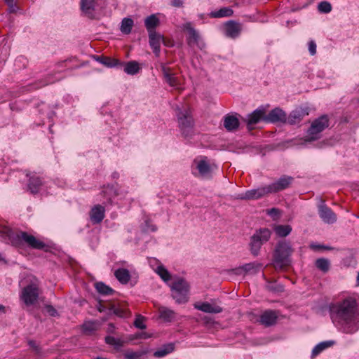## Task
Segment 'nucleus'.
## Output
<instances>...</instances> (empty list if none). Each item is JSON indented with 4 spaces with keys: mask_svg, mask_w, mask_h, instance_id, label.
<instances>
[{
    "mask_svg": "<svg viewBox=\"0 0 359 359\" xmlns=\"http://www.w3.org/2000/svg\"><path fill=\"white\" fill-rule=\"evenodd\" d=\"M114 276L122 284L128 283L131 277L129 271H114Z\"/></svg>",
    "mask_w": 359,
    "mask_h": 359,
    "instance_id": "nucleus-38",
    "label": "nucleus"
},
{
    "mask_svg": "<svg viewBox=\"0 0 359 359\" xmlns=\"http://www.w3.org/2000/svg\"><path fill=\"white\" fill-rule=\"evenodd\" d=\"M264 109L261 108L257 109L252 113L248 114L245 121L249 129H251V126L257 123L262 119L264 120Z\"/></svg>",
    "mask_w": 359,
    "mask_h": 359,
    "instance_id": "nucleus-21",
    "label": "nucleus"
},
{
    "mask_svg": "<svg viewBox=\"0 0 359 359\" xmlns=\"http://www.w3.org/2000/svg\"><path fill=\"white\" fill-rule=\"evenodd\" d=\"M6 4L11 6V7H13V3L14 1V0H5Z\"/></svg>",
    "mask_w": 359,
    "mask_h": 359,
    "instance_id": "nucleus-59",
    "label": "nucleus"
},
{
    "mask_svg": "<svg viewBox=\"0 0 359 359\" xmlns=\"http://www.w3.org/2000/svg\"><path fill=\"white\" fill-rule=\"evenodd\" d=\"M4 258L2 257V255L0 253V261H4Z\"/></svg>",
    "mask_w": 359,
    "mask_h": 359,
    "instance_id": "nucleus-62",
    "label": "nucleus"
},
{
    "mask_svg": "<svg viewBox=\"0 0 359 359\" xmlns=\"http://www.w3.org/2000/svg\"><path fill=\"white\" fill-rule=\"evenodd\" d=\"M95 287L97 292L102 295H111L115 292L111 287L102 282L96 283Z\"/></svg>",
    "mask_w": 359,
    "mask_h": 359,
    "instance_id": "nucleus-32",
    "label": "nucleus"
},
{
    "mask_svg": "<svg viewBox=\"0 0 359 359\" xmlns=\"http://www.w3.org/2000/svg\"><path fill=\"white\" fill-rule=\"evenodd\" d=\"M105 216V208L101 205H95L90 213V217L93 224L100 223Z\"/></svg>",
    "mask_w": 359,
    "mask_h": 359,
    "instance_id": "nucleus-18",
    "label": "nucleus"
},
{
    "mask_svg": "<svg viewBox=\"0 0 359 359\" xmlns=\"http://www.w3.org/2000/svg\"><path fill=\"white\" fill-rule=\"evenodd\" d=\"M149 352L148 349H142L137 351L127 350L123 353L124 359H143Z\"/></svg>",
    "mask_w": 359,
    "mask_h": 359,
    "instance_id": "nucleus-27",
    "label": "nucleus"
},
{
    "mask_svg": "<svg viewBox=\"0 0 359 359\" xmlns=\"http://www.w3.org/2000/svg\"><path fill=\"white\" fill-rule=\"evenodd\" d=\"M159 317L165 321L170 322L175 318V313L165 306H161L158 309Z\"/></svg>",
    "mask_w": 359,
    "mask_h": 359,
    "instance_id": "nucleus-30",
    "label": "nucleus"
},
{
    "mask_svg": "<svg viewBox=\"0 0 359 359\" xmlns=\"http://www.w3.org/2000/svg\"><path fill=\"white\" fill-rule=\"evenodd\" d=\"M4 306L3 305L0 304V311H4Z\"/></svg>",
    "mask_w": 359,
    "mask_h": 359,
    "instance_id": "nucleus-61",
    "label": "nucleus"
},
{
    "mask_svg": "<svg viewBox=\"0 0 359 359\" xmlns=\"http://www.w3.org/2000/svg\"><path fill=\"white\" fill-rule=\"evenodd\" d=\"M149 45L153 49V52L156 56L158 57L160 54V46L161 43L163 41V37L157 34L156 32H150L149 33Z\"/></svg>",
    "mask_w": 359,
    "mask_h": 359,
    "instance_id": "nucleus-17",
    "label": "nucleus"
},
{
    "mask_svg": "<svg viewBox=\"0 0 359 359\" xmlns=\"http://www.w3.org/2000/svg\"><path fill=\"white\" fill-rule=\"evenodd\" d=\"M227 272L229 273V274L231 275H235V276H242L243 278L250 273V272H251L252 271H239V270H237V271H226ZM253 272L255 271H252Z\"/></svg>",
    "mask_w": 359,
    "mask_h": 359,
    "instance_id": "nucleus-49",
    "label": "nucleus"
},
{
    "mask_svg": "<svg viewBox=\"0 0 359 359\" xmlns=\"http://www.w3.org/2000/svg\"><path fill=\"white\" fill-rule=\"evenodd\" d=\"M47 312L51 316H55L57 315V311L56 309L52 306H48L46 307Z\"/></svg>",
    "mask_w": 359,
    "mask_h": 359,
    "instance_id": "nucleus-52",
    "label": "nucleus"
},
{
    "mask_svg": "<svg viewBox=\"0 0 359 359\" xmlns=\"http://www.w3.org/2000/svg\"><path fill=\"white\" fill-rule=\"evenodd\" d=\"M194 307L199 311L209 313H219L223 311L221 306L215 304H210L209 302L196 304H195Z\"/></svg>",
    "mask_w": 359,
    "mask_h": 359,
    "instance_id": "nucleus-20",
    "label": "nucleus"
},
{
    "mask_svg": "<svg viewBox=\"0 0 359 359\" xmlns=\"http://www.w3.org/2000/svg\"><path fill=\"white\" fill-rule=\"evenodd\" d=\"M134 22L133 19L130 18H125L122 20L121 24V32L125 34H129L131 32L132 28L133 27Z\"/></svg>",
    "mask_w": 359,
    "mask_h": 359,
    "instance_id": "nucleus-36",
    "label": "nucleus"
},
{
    "mask_svg": "<svg viewBox=\"0 0 359 359\" xmlns=\"http://www.w3.org/2000/svg\"><path fill=\"white\" fill-rule=\"evenodd\" d=\"M334 344V341H325L317 344L312 350L311 357L314 358L318 355L325 348L332 346Z\"/></svg>",
    "mask_w": 359,
    "mask_h": 359,
    "instance_id": "nucleus-33",
    "label": "nucleus"
},
{
    "mask_svg": "<svg viewBox=\"0 0 359 359\" xmlns=\"http://www.w3.org/2000/svg\"><path fill=\"white\" fill-rule=\"evenodd\" d=\"M172 297L177 304L188 302L189 285L183 278H177L171 285Z\"/></svg>",
    "mask_w": 359,
    "mask_h": 359,
    "instance_id": "nucleus-8",
    "label": "nucleus"
},
{
    "mask_svg": "<svg viewBox=\"0 0 359 359\" xmlns=\"http://www.w3.org/2000/svg\"><path fill=\"white\" fill-rule=\"evenodd\" d=\"M109 309L112 311L116 316L121 318H128L130 313L128 309L121 306H116L115 304H111Z\"/></svg>",
    "mask_w": 359,
    "mask_h": 359,
    "instance_id": "nucleus-31",
    "label": "nucleus"
},
{
    "mask_svg": "<svg viewBox=\"0 0 359 359\" xmlns=\"http://www.w3.org/2000/svg\"><path fill=\"white\" fill-rule=\"evenodd\" d=\"M271 235L272 231L267 228L255 230L249 242V250L253 256L257 257L259 255L262 245L271 239Z\"/></svg>",
    "mask_w": 359,
    "mask_h": 359,
    "instance_id": "nucleus-5",
    "label": "nucleus"
},
{
    "mask_svg": "<svg viewBox=\"0 0 359 359\" xmlns=\"http://www.w3.org/2000/svg\"><path fill=\"white\" fill-rule=\"evenodd\" d=\"M144 24L149 33L155 32L154 28L159 24V20L155 15H151L144 20Z\"/></svg>",
    "mask_w": 359,
    "mask_h": 359,
    "instance_id": "nucleus-34",
    "label": "nucleus"
},
{
    "mask_svg": "<svg viewBox=\"0 0 359 359\" xmlns=\"http://www.w3.org/2000/svg\"><path fill=\"white\" fill-rule=\"evenodd\" d=\"M329 126V119L323 115L313 121L307 131L306 141H314L320 138V133Z\"/></svg>",
    "mask_w": 359,
    "mask_h": 359,
    "instance_id": "nucleus-9",
    "label": "nucleus"
},
{
    "mask_svg": "<svg viewBox=\"0 0 359 359\" xmlns=\"http://www.w3.org/2000/svg\"><path fill=\"white\" fill-rule=\"evenodd\" d=\"M108 189H109L107 188L105 191H104V193L107 192Z\"/></svg>",
    "mask_w": 359,
    "mask_h": 359,
    "instance_id": "nucleus-63",
    "label": "nucleus"
},
{
    "mask_svg": "<svg viewBox=\"0 0 359 359\" xmlns=\"http://www.w3.org/2000/svg\"><path fill=\"white\" fill-rule=\"evenodd\" d=\"M95 0H81V9L83 13L90 15H92L95 11Z\"/></svg>",
    "mask_w": 359,
    "mask_h": 359,
    "instance_id": "nucleus-29",
    "label": "nucleus"
},
{
    "mask_svg": "<svg viewBox=\"0 0 359 359\" xmlns=\"http://www.w3.org/2000/svg\"><path fill=\"white\" fill-rule=\"evenodd\" d=\"M233 10L231 8L224 7L218 11L212 12L210 16L215 18L229 17L233 15Z\"/></svg>",
    "mask_w": 359,
    "mask_h": 359,
    "instance_id": "nucleus-37",
    "label": "nucleus"
},
{
    "mask_svg": "<svg viewBox=\"0 0 359 359\" xmlns=\"http://www.w3.org/2000/svg\"><path fill=\"white\" fill-rule=\"evenodd\" d=\"M156 273L161 278V279L168 284V282L171 280L172 276L168 271H155Z\"/></svg>",
    "mask_w": 359,
    "mask_h": 359,
    "instance_id": "nucleus-45",
    "label": "nucleus"
},
{
    "mask_svg": "<svg viewBox=\"0 0 359 359\" xmlns=\"http://www.w3.org/2000/svg\"><path fill=\"white\" fill-rule=\"evenodd\" d=\"M333 323L343 332L353 334L359 330V304L349 297L330 306Z\"/></svg>",
    "mask_w": 359,
    "mask_h": 359,
    "instance_id": "nucleus-1",
    "label": "nucleus"
},
{
    "mask_svg": "<svg viewBox=\"0 0 359 359\" xmlns=\"http://www.w3.org/2000/svg\"><path fill=\"white\" fill-rule=\"evenodd\" d=\"M293 178L290 176L284 175L278 180L267 185L270 194L276 193L287 189L292 183Z\"/></svg>",
    "mask_w": 359,
    "mask_h": 359,
    "instance_id": "nucleus-12",
    "label": "nucleus"
},
{
    "mask_svg": "<svg viewBox=\"0 0 359 359\" xmlns=\"http://www.w3.org/2000/svg\"><path fill=\"white\" fill-rule=\"evenodd\" d=\"M83 330L86 332H92L96 330V323L95 322H87L83 325Z\"/></svg>",
    "mask_w": 359,
    "mask_h": 359,
    "instance_id": "nucleus-47",
    "label": "nucleus"
},
{
    "mask_svg": "<svg viewBox=\"0 0 359 359\" xmlns=\"http://www.w3.org/2000/svg\"><path fill=\"white\" fill-rule=\"evenodd\" d=\"M172 4L175 6L180 7L182 5V0H172Z\"/></svg>",
    "mask_w": 359,
    "mask_h": 359,
    "instance_id": "nucleus-57",
    "label": "nucleus"
},
{
    "mask_svg": "<svg viewBox=\"0 0 359 359\" xmlns=\"http://www.w3.org/2000/svg\"><path fill=\"white\" fill-rule=\"evenodd\" d=\"M309 114L308 107H297L289 114L287 122L291 125L299 123L305 116Z\"/></svg>",
    "mask_w": 359,
    "mask_h": 359,
    "instance_id": "nucleus-14",
    "label": "nucleus"
},
{
    "mask_svg": "<svg viewBox=\"0 0 359 359\" xmlns=\"http://www.w3.org/2000/svg\"><path fill=\"white\" fill-rule=\"evenodd\" d=\"M25 281L29 283L23 288L21 299L27 306L33 305L39 295V280L34 277H29Z\"/></svg>",
    "mask_w": 359,
    "mask_h": 359,
    "instance_id": "nucleus-6",
    "label": "nucleus"
},
{
    "mask_svg": "<svg viewBox=\"0 0 359 359\" xmlns=\"http://www.w3.org/2000/svg\"><path fill=\"white\" fill-rule=\"evenodd\" d=\"M149 265L151 269H165L163 264H161L157 259L151 257L148 259Z\"/></svg>",
    "mask_w": 359,
    "mask_h": 359,
    "instance_id": "nucleus-40",
    "label": "nucleus"
},
{
    "mask_svg": "<svg viewBox=\"0 0 359 359\" xmlns=\"http://www.w3.org/2000/svg\"><path fill=\"white\" fill-rule=\"evenodd\" d=\"M176 110L178 124L182 134L185 137H189L192 135L194 126L191 111L189 109L182 110L179 107Z\"/></svg>",
    "mask_w": 359,
    "mask_h": 359,
    "instance_id": "nucleus-7",
    "label": "nucleus"
},
{
    "mask_svg": "<svg viewBox=\"0 0 359 359\" xmlns=\"http://www.w3.org/2000/svg\"><path fill=\"white\" fill-rule=\"evenodd\" d=\"M161 71L163 72V77L165 82L171 87L182 90L183 88L181 87V83L179 79L172 72L170 67H167L165 65H161Z\"/></svg>",
    "mask_w": 359,
    "mask_h": 359,
    "instance_id": "nucleus-11",
    "label": "nucleus"
},
{
    "mask_svg": "<svg viewBox=\"0 0 359 359\" xmlns=\"http://www.w3.org/2000/svg\"><path fill=\"white\" fill-rule=\"evenodd\" d=\"M184 29L189 32L188 43L189 46L198 45L200 36L198 33L191 27V23L184 25Z\"/></svg>",
    "mask_w": 359,
    "mask_h": 359,
    "instance_id": "nucleus-24",
    "label": "nucleus"
},
{
    "mask_svg": "<svg viewBox=\"0 0 359 359\" xmlns=\"http://www.w3.org/2000/svg\"><path fill=\"white\" fill-rule=\"evenodd\" d=\"M105 341L107 344L115 346H122V341L121 339L115 338L111 336H107L105 337Z\"/></svg>",
    "mask_w": 359,
    "mask_h": 359,
    "instance_id": "nucleus-44",
    "label": "nucleus"
},
{
    "mask_svg": "<svg viewBox=\"0 0 359 359\" xmlns=\"http://www.w3.org/2000/svg\"><path fill=\"white\" fill-rule=\"evenodd\" d=\"M287 119L286 114L280 108L272 109L265 117L264 121L270 123L283 122Z\"/></svg>",
    "mask_w": 359,
    "mask_h": 359,
    "instance_id": "nucleus-16",
    "label": "nucleus"
},
{
    "mask_svg": "<svg viewBox=\"0 0 359 359\" xmlns=\"http://www.w3.org/2000/svg\"><path fill=\"white\" fill-rule=\"evenodd\" d=\"M273 231L276 233L277 236L280 237H286L288 236L292 231V227L290 225H276L273 227Z\"/></svg>",
    "mask_w": 359,
    "mask_h": 359,
    "instance_id": "nucleus-35",
    "label": "nucleus"
},
{
    "mask_svg": "<svg viewBox=\"0 0 359 359\" xmlns=\"http://www.w3.org/2000/svg\"><path fill=\"white\" fill-rule=\"evenodd\" d=\"M293 249L290 242L287 241H278L273 252V262L281 268L289 266L291 264V255Z\"/></svg>",
    "mask_w": 359,
    "mask_h": 359,
    "instance_id": "nucleus-2",
    "label": "nucleus"
},
{
    "mask_svg": "<svg viewBox=\"0 0 359 359\" xmlns=\"http://www.w3.org/2000/svg\"><path fill=\"white\" fill-rule=\"evenodd\" d=\"M175 350V344L173 343H168L162 345L157 349L153 354L155 358H163L168 354L172 353Z\"/></svg>",
    "mask_w": 359,
    "mask_h": 359,
    "instance_id": "nucleus-25",
    "label": "nucleus"
},
{
    "mask_svg": "<svg viewBox=\"0 0 359 359\" xmlns=\"http://www.w3.org/2000/svg\"><path fill=\"white\" fill-rule=\"evenodd\" d=\"M318 9L320 13H328L332 10V6L327 1H321L318 4Z\"/></svg>",
    "mask_w": 359,
    "mask_h": 359,
    "instance_id": "nucleus-41",
    "label": "nucleus"
},
{
    "mask_svg": "<svg viewBox=\"0 0 359 359\" xmlns=\"http://www.w3.org/2000/svg\"><path fill=\"white\" fill-rule=\"evenodd\" d=\"M16 10V6L13 4V7L9 6V11L11 13L15 12Z\"/></svg>",
    "mask_w": 359,
    "mask_h": 359,
    "instance_id": "nucleus-60",
    "label": "nucleus"
},
{
    "mask_svg": "<svg viewBox=\"0 0 359 359\" xmlns=\"http://www.w3.org/2000/svg\"><path fill=\"white\" fill-rule=\"evenodd\" d=\"M318 214L320 219L326 224H334L337 221L336 214L324 202L318 205Z\"/></svg>",
    "mask_w": 359,
    "mask_h": 359,
    "instance_id": "nucleus-13",
    "label": "nucleus"
},
{
    "mask_svg": "<svg viewBox=\"0 0 359 359\" xmlns=\"http://www.w3.org/2000/svg\"><path fill=\"white\" fill-rule=\"evenodd\" d=\"M144 317L137 316L134 325L139 329L144 330L146 328V325L144 324Z\"/></svg>",
    "mask_w": 359,
    "mask_h": 359,
    "instance_id": "nucleus-48",
    "label": "nucleus"
},
{
    "mask_svg": "<svg viewBox=\"0 0 359 359\" xmlns=\"http://www.w3.org/2000/svg\"><path fill=\"white\" fill-rule=\"evenodd\" d=\"M129 265L126 262H121V266H116L115 269H126V268Z\"/></svg>",
    "mask_w": 359,
    "mask_h": 359,
    "instance_id": "nucleus-56",
    "label": "nucleus"
},
{
    "mask_svg": "<svg viewBox=\"0 0 359 359\" xmlns=\"http://www.w3.org/2000/svg\"><path fill=\"white\" fill-rule=\"evenodd\" d=\"M114 325L112 323H109L107 327V332L112 333L114 330Z\"/></svg>",
    "mask_w": 359,
    "mask_h": 359,
    "instance_id": "nucleus-58",
    "label": "nucleus"
},
{
    "mask_svg": "<svg viewBox=\"0 0 359 359\" xmlns=\"http://www.w3.org/2000/svg\"><path fill=\"white\" fill-rule=\"evenodd\" d=\"M270 194L268 186H264L246 191L237 195L236 198L241 200H257Z\"/></svg>",
    "mask_w": 359,
    "mask_h": 359,
    "instance_id": "nucleus-10",
    "label": "nucleus"
},
{
    "mask_svg": "<svg viewBox=\"0 0 359 359\" xmlns=\"http://www.w3.org/2000/svg\"><path fill=\"white\" fill-rule=\"evenodd\" d=\"M266 288L273 292H281L283 291V287L281 285L276 284V281H267Z\"/></svg>",
    "mask_w": 359,
    "mask_h": 359,
    "instance_id": "nucleus-39",
    "label": "nucleus"
},
{
    "mask_svg": "<svg viewBox=\"0 0 359 359\" xmlns=\"http://www.w3.org/2000/svg\"><path fill=\"white\" fill-rule=\"evenodd\" d=\"M268 215L271 216H276L279 213V210L276 208H271L267 210Z\"/></svg>",
    "mask_w": 359,
    "mask_h": 359,
    "instance_id": "nucleus-55",
    "label": "nucleus"
},
{
    "mask_svg": "<svg viewBox=\"0 0 359 359\" xmlns=\"http://www.w3.org/2000/svg\"><path fill=\"white\" fill-rule=\"evenodd\" d=\"M215 169H217V165L211 163L206 156L196 158L192 164L193 175L203 180L212 178Z\"/></svg>",
    "mask_w": 359,
    "mask_h": 359,
    "instance_id": "nucleus-4",
    "label": "nucleus"
},
{
    "mask_svg": "<svg viewBox=\"0 0 359 359\" xmlns=\"http://www.w3.org/2000/svg\"><path fill=\"white\" fill-rule=\"evenodd\" d=\"M29 346L32 348L36 353L39 352V346L36 345V342L33 340H30L28 342Z\"/></svg>",
    "mask_w": 359,
    "mask_h": 359,
    "instance_id": "nucleus-54",
    "label": "nucleus"
},
{
    "mask_svg": "<svg viewBox=\"0 0 359 359\" xmlns=\"http://www.w3.org/2000/svg\"><path fill=\"white\" fill-rule=\"evenodd\" d=\"M241 27L239 23L229 21L226 25V34L231 38L237 37L241 32Z\"/></svg>",
    "mask_w": 359,
    "mask_h": 359,
    "instance_id": "nucleus-22",
    "label": "nucleus"
},
{
    "mask_svg": "<svg viewBox=\"0 0 359 359\" xmlns=\"http://www.w3.org/2000/svg\"><path fill=\"white\" fill-rule=\"evenodd\" d=\"M123 67V71L128 75H135L141 69V67L138 62L131 60L127 62H121L118 67Z\"/></svg>",
    "mask_w": 359,
    "mask_h": 359,
    "instance_id": "nucleus-19",
    "label": "nucleus"
},
{
    "mask_svg": "<svg viewBox=\"0 0 359 359\" xmlns=\"http://www.w3.org/2000/svg\"><path fill=\"white\" fill-rule=\"evenodd\" d=\"M263 266L262 264L258 262H250L245 264H243V266H239L238 269H258L260 268H262Z\"/></svg>",
    "mask_w": 359,
    "mask_h": 359,
    "instance_id": "nucleus-43",
    "label": "nucleus"
},
{
    "mask_svg": "<svg viewBox=\"0 0 359 359\" xmlns=\"http://www.w3.org/2000/svg\"><path fill=\"white\" fill-rule=\"evenodd\" d=\"M224 126L228 131H234L239 126V121L233 115H226L224 118Z\"/></svg>",
    "mask_w": 359,
    "mask_h": 359,
    "instance_id": "nucleus-23",
    "label": "nucleus"
},
{
    "mask_svg": "<svg viewBox=\"0 0 359 359\" xmlns=\"http://www.w3.org/2000/svg\"><path fill=\"white\" fill-rule=\"evenodd\" d=\"M42 185V181L39 177L34 175L29 179L28 189L32 194H36L39 191Z\"/></svg>",
    "mask_w": 359,
    "mask_h": 359,
    "instance_id": "nucleus-26",
    "label": "nucleus"
},
{
    "mask_svg": "<svg viewBox=\"0 0 359 359\" xmlns=\"http://www.w3.org/2000/svg\"><path fill=\"white\" fill-rule=\"evenodd\" d=\"M8 236L13 245H20L22 241H24L32 248L48 251V246L46 244L26 232L15 233L12 231H8Z\"/></svg>",
    "mask_w": 359,
    "mask_h": 359,
    "instance_id": "nucleus-3",
    "label": "nucleus"
},
{
    "mask_svg": "<svg viewBox=\"0 0 359 359\" xmlns=\"http://www.w3.org/2000/svg\"><path fill=\"white\" fill-rule=\"evenodd\" d=\"M96 60L99 62L100 63L104 65V66L107 67H118L119 64H121V61L115 59V58H111L109 57H104V56H97Z\"/></svg>",
    "mask_w": 359,
    "mask_h": 359,
    "instance_id": "nucleus-28",
    "label": "nucleus"
},
{
    "mask_svg": "<svg viewBox=\"0 0 359 359\" xmlns=\"http://www.w3.org/2000/svg\"><path fill=\"white\" fill-rule=\"evenodd\" d=\"M156 229H157V228L154 224H150L147 222H146L145 231L154 232V231H156Z\"/></svg>",
    "mask_w": 359,
    "mask_h": 359,
    "instance_id": "nucleus-51",
    "label": "nucleus"
},
{
    "mask_svg": "<svg viewBox=\"0 0 359 359\" xmlns=\"http://www.w3.org/2000/svg\"><path fill=\"white\" fill-rule=\"evenodd\" d=\"M278 320V313L276 311L266 310L259 317V322L265 327L274 325Z\"/></svg>",
    "mask_w": 359,
    "mask_h": 359,
    "instance_id": "nucleus-15",
    "label": "nucleus"
},
{
    "mask_svg": "<svg viewBox=\"0 0 359 359\" xmlns=\"http://www.w3.org/2000/svg\"><path fill=\"white\" fill-rule=\"evenodd\" d=\"M316 266L318 269H328L330 267V261L324 258L318 259L316 262Z\"/></svg>",
    "mask_w": 359,
    "mask_h": 359,
    "instance_id": "nucleus-42",
    "label": "nucleus"
},
{
    "mask_svg": "<svg viewBox=\"0 0 359 359\" xmlns=\"http://www.w3.org/2000/svg\"><path fill=\"white\" fill-rule=\"evenodd\" d=\"M96 308L100 312H104L108 309L107 306L103 304L101 302L97 303Z\"/></svg>",
    "mask_w": 359,
    "mask_h": 359,
    "instance_id": "nucleus-53",
    "label": "nucleus"
},
{
    "mask_svg": "<svg viewBox=\"0 0 359 359\" xmlns=\"http://www.w3.org/2000/svg\"><path fill=\"white\" fill-rule=\"evenodd\" d=\"M309 248L313 250V251H320V250H330L332 249L331 247L330 246H327V245H321V244H318V243H312L309 245Z\"/></svg>",
    "mask_w": 359,
    "mask_h": 359,
    "instance_id": "nucleus-46",
    "label": "nucleus"
},
{
    "mask_svg": "<svg viewBox=\"0 0 359 359\" xmlns=\"http://www.w3.org/2000/svg\"><path fill=\"white\" fill-rule=\"evenodd\" d=\"M309 50L311 55H314L316 53V44L314 41H309Z\"/></svg>",
    "mask_w": 359,
    "mask_h": 359,
    "instance_id": "nucleus-50",
    "label": "nucleus"
}]
</instances>
